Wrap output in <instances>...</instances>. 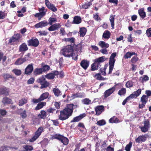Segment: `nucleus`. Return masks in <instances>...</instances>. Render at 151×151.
Masks as SVG:
<instances>
[{"label": "nucleus", "instance_id": "nucleus-1", "mask_svg": "<svg viewBox=\"0 0 151 151\" xmlns=\"http://www.w3.org/2000/svg\"><path fill=\"white\" fill-rule=\"evenodd\" d=\"M73 47L71 45H68L65 47L61 50L60 53L65 57H70L73 54Z\"/></svg>", "mask_w": 151, "mask_h": 151}, {"label": "nucleus", "instance_id": "nucleus-2", "mask_svg": "<svg viewBox=\"0 0 151 151\" xmlns=\"http://www.w3.org/2000/svg\"><path fill=\"white\" fill-rule=\"evenodd\" d=\"M72 113L65 108L60 111L59 119L61 120H64L68 119L72 115Z\"/></svg>", "mask_w": 151, "mask_h": 151}, {"label": "nucleus", "instance_id": "nucleus-3", "mask_svg": "<svg viewBox=\"0 0 151 151\" xmlns=\"http://www.w3.org/2000/svg\"><path fill=\"white\" fill-rule=\"evenodd\" d=\"M37 81L41 85L40 87V89L46 88L50 85L49 82L46 80L43 76L37 79Z\"/></svg>", "mask_w": 151, "mask_h": 151}, {"label": "nucleus", "instance_id": "nucleus-4", "mask_svg": "<svg viewBox=\"0 0 151 151\" xmlns=\"http://www.w3.org/2000/svg\"><path fill=\"white\" fill-rule=\"evenodd\" d=\"M54 137L55 139H57L60 141L64 145H66L68 143L69 140L68 139L62 135L55 134L54 135Z\"/></svg>", "mask_w": 151, "mask_h": 151}, {"label": "nucleus", "instance_id": "nucleus-5", "mask_svg": "<svg viewBox=\"0 0 151 151\" xmlns=\"http://www.w3.org/2000/svg\"><path fill=\"white\" fill-rule=\"evenodd\" d=\"M43 130V128L41 127H39L35 133V135L32 138L29 139V141L31 142H32L36 140L40 136Z\"/></svg>", "mask_w": 151, "mask_h": 151}, {"label": "nucleus", "instance_id": "nucleus-6", "mask_svg": "<svg viewBox=\"0 0 151 151\" xmlns=\"http://www.w3.org/2000/svg\"><path fill=\"white\" fill-rule=\"evenodd\" d=\"M39 41L36 38L33 37L27 41V44L29 46L37 47L39 45Z\"/></svg>", "mask_w": 151, "mask_h": 151}, {"label": "nucleus", "instance_id": "nucleus-7", "mask_svg": "<svg viewBox=\"0 0 151 151\" xmlns=\"http://www.w3.org/2000/svg\"><path fill=\"white\" fill-rule=\"evenodd\" d=\"M45 2L46 6L52 11L55 12L57 11V9L55 6L53 4L50 3L49 0H45Z\"/></svg>", "mask_w": 151, "mask_h": 151}, {"label": "nucleus", "instance_id": "nucleus-8", "mask_svg": "<svg viewBox=\"0 0 151 151\" xmlns=\"http://www.w3.org/2000/svg\"><path fill=\"white\" fill-rule=\"evenodd\" d=\"M59 74V72L57 70H54L52 72L48 73L45 76V77L49 79H53L56 76Z\"/></svg>", "mask_w": 151, "mask_h": 151}, {"label": "nucleus", "instance_id": "nucleus-9", "mask_svg": "<svg viewBox=\"0 0 151 151\" xmlns=\"http://www.w3.org/2000/svg\"><path fill=\"white\" fill-rule=\"evenodd\" d=\"M33 64L31 63L29 64L25 69L24 73L25 74L30 75L33 70Z\"/></svg>", "mask_w": 151, "mask_h": 151}, {"label": "nucleus", "instance_id": "nucleus-10", "mask_svg": "<svg viewBox=\"0 0 151 151\" xmlns=\"http://www.w3.org/2000/svg\"><path fill=\"white\" fill-rule=\"evenodd\" d=\"M89 61L87 60H83L80 63V65L84 70H86L89 66Z\"/></svg>", "mask_w": 151, "mask_h": 151}, {"label": "nucleus", "instance_id": "nucleus-11", "mask_svg": "<svg viewBox=\"0 0 151 151\" xmlns=\"http://www.w3.org/2000/svg\"><path fill=\"white\" fill-rule=\"evenodd\" d=\"M61 25L59 23H56L51 25L48 28L49 31H54L58 30L61 27Z\"/></svg>", "mask_w": 151, "mask_h": 151}, {"label": "nucleus", "instance_id": "nucleus-12", "mask_svg": "<svg viewBox=\"0 0 151 151\" xmlns=\"http://www.w3.org/2000/svg\"><path fill=\"white\" fill-rule=\"evenodd\" d=\"M115 62V59H113L109 58V66L108 74H110L112 73L113 69L114 68Z\"/></svg>", "mask_w": 151, "mask_h": 151}, {"label": "nucleus", "instance_id": "nucleus-13", "mask_svg": "<svg viewBox=\"0 0 151 151\" xmlns=\"http://www.w3.org/2000/svg\"><path fill=\"white\" fill-rule=\"evenodd\" d=\"M48 23L46 21L44 20L35 24L34 27L36 28H42L47 25Z\"/></svg>", "mask_w": 151, "mask_h": 151}, {"label": "nucleus", "instance_id": "nucleus-14", "mask_svg": "<svg viewBox=\"0 0 151 151\" xmlns=\"http://www.w3.org/2000/svg\"><path fill=\"white\" fill-rule=\"evenodd\" d=\"M106 60L105 56H102L98 58H96L94 60V62L96 63L99 65V66L101 67V63H103Z\"/></svg>", "mask_w": 151, "mask_h": 151}, {"label": "nucleus", "instance_id": "nucleus-15", "mask_svg": "<svg viewBox=\"0 0 151 151\" xmlns=\"http://www.w3.org/2000/svg\"><path fill=\"white\" fill-rule=\"evenodd\" d=\"M48 95H41L40 97L38 99H33L32 102L34 103H38L48 98Z\"/></svg>", "mask_w": 151, "mask_h": 151}, {"label": "nucleus", "instance_id": "nucleus-16", "mask_svg": "<svg viewBox=\"0 0 151 151\" xmlns=\"http://www.w3.org/2000/svg\"><path fill=\"white\" fill-rule=\"evenodd\" d=\"M96 112V114L99 115H100L102 112L104 111V106H97L95 109Z\"/></svg>", "mask_w": 151, "mask_h": 151}, {"label": "nucleus", "instance_id": "nucleus-17", "mask_svg": "<svg viewBox=\"0 0 151 151\" xmlns=\"http://www.w3.org/2000/svg\"><path fill=\"white\" fill-rule=\"evenodd\" d=\"M86 116V114H80L78 116L74 117L71 121V122H78Z\"/></svg>", "mask_w": 151, "mask_h": 151}, {"label": "nucleus", "instance_id": "nucleus-18", "mask_svg": "<svg viewBox=\"0 0 151 151\" xmlns=\"http://www.w3.org/2000/svg\"><path fill=\"white\" fill-rule=\"evenodd\" d=\"M28 50V48L25 43H23L19 47V50L20 52H25Z\"/></svg>", "mask_w": 151, "mask_h": 151}, {"label": "nucleus", "instance_id": "nucleus-19", "mask_svg": "<svg viewBox=\"0 0 151 151\" xmlns=\"http://www.w3.org/2000/svg\"><path fill=\"white\" fill-rule=\"evenodd\" d=\"M146 140V137L144 135L140 136L135 139L136 142L139 143L145 142Z\"/></svg>", "mask_w": 151, "mask_h": 151}, {"label": "nucleus", "instance_id": "nucleus-20", "mask_svg": "<svg viewBox=\"0 0 151 151\" xmlns=\"http://www.w3.org/2000/svg\"><path fill=\"white\" fill-rule=\"evenodd\" d=\"M81 18L79 16H76L74 17L72 23L73 24H78L81 22Z\"/></svg>", "mask_w": 151, "mask_h": 151}, {"label": "nucleus", "instance_id": "nucleus-21", "mask_svg": "<svg viewBox=\"0 0 151 151\" xmlns=\"http://www.w3.org/2000/svg\"><path fill=\"white\" fill-rule=\"evenodd\" d=\"M139 95H130L124 99L122 103L123 105H124L127 102V101L131 99L136 98Z\"/></svg>", "mask_w": 151, "mask_h": 151}, {"label": "nucleus", "instance_id": "nucleus-22", "mask_svg": "<svg viewBox=\"0 0 151 151\" xmlns=\"http://www.w3.org/2000/svg\"><path fill=\"white\" fill-rule=\"evenodd\" d=\"M87 32L86 28L84 27L81 28L79 32L80 37H83L86 35Z\"/></svg>", "mask_w": 151, "mask_h": 151}, {"label": "nucleus", "instance_id": "nucleus-23", "mask_svg": "<svg viewBox=\"0 0 151 151\" xmlns=\"http://www.w3.org/2000/svg\"><path fill=\"white\" fill-rule=\"evenodd\" d=\"M9 90L8 88L3 87L0 88V94H7L9 93Z\"/></svg>", "mask_w": 151, "mask_h": 151}, {"label": "nucleus", "instance_id": "nucleus-24", "mask_svg": "<svg viewBox=\"0 0 151 151\" xmlns=\"http://www.w3.org/2000/svg\"><path fill=\"white\" fill-rule=\"evenodd\" d=\"M115 89V86H114L111 88L106 91L104 92V94H111L114 91Z\"/></svg>", "mask_w": 151, "mask_h": 151}, {"label": "nucleus", "instance_id": "nucleus-25", "mask_svg": "<svg viewBox=\"0 0 151 151\" xmlns=\"http://www.w3.org/2000/svg\"><path fill=\"white\" fill-rule=\"evenodd\" d=\"M99 45L102 48H106L109 47V45L108 44L103 41H100L99 43Z\"/></svg>", "mask_w": 151, "mask_h": 151}, {"label": "nucleus", "instance_id": "nucleus-26", "mask_svg": "<svg viewBox=\"0 0 151 151\" xmlns=\"http://www.w3.org/2000/svg\"><path fill=\"white\" fill-rule=\"evenodd\" d=\"M111 34L109 31L108 30H105L104 32L102 37L105 39H108L110 37Z\"/></svg>", "mask_w": 151, "mask_h": 151}, {"label": "nucleus", "instance_id": "nucleus-27", "mask_svg": "<svg viewBox=\"0 0 151 151\" xmlns=\"http://www.w3.org/2000/svg\"><path fill=\"white\" fill-rule=\"evenodd\" d=\"M151 95H143L141 98V101L142 103L146 104L147 102L149 96Z\"/></svg>", "mask_w": 151, "mask_h": 151}, {"label": "nucleus", "instance_id": "nucleus-28", "mask_svg": "<svg viewBox=\"0 0 151 151\" xmlns=\"http://www.w3.org/2000/svg\"><path fill=\"white\" fill-rule=\"evenodd\" d=\"M100 67L99 65L94 62L91 65V70L92 71H95L98 70Z\"/></svg>", "mask_w": 151, "mask_h": 151}, {"label": "nucleus", "instance_id": "nucleus-29", "mask_svg": "<svg viewBox=\"0 0 151 151\" xmlns=\"http://www.w3.org/2000/svg\"><path fill=\"white\" fill-rule=\"evenodd\" d=\"M138 13L140 17L142 19H144L146 17V13L144 12V9H141L139 10Z\"/></svg>", "mask_w": 151, "mask_h": 151}, {"label": "nucleus", "instance_id": "nucleus-30", "mask_svg": "<svg viewBox=\"0 0 151 151\" xmlns=\"http://www.w3.org/2000/svg\"><path fill=\"white\" fill-rule=\"evenodd\" d=\"M114 17L113 15H110V17L109 20L112 29L114 28Z\"/></svg>", "mask_w": 151, "mask_h": 151}, {"label": "nucleus", "instance_id": "nucleus-31", "mask_svg": "<svg viewBox=\"0 0 151 151\" xmlns=\"http://www.w3.org/2000/svg\"><path fill=\"white\" fill-rule=\"evenodd\" d=\"M46 116V112L43 110H42L40 113L38 115V117L41 119H45Z\"/></svg>", "mask_w": 151, "mask_h": 151}, {"label": "nucleus", "instance_id": "nucleus-32", "mask_svg": "<svg viewBox=\"0 0 151 151\" xmlns=\"http://www.w3.org/2000/svg\"><path fill=\"white\" fill-rule=\"evenodd\" d=\"M149 80V77L147 75H144L139 78V81L142 83L145 82Z\"/></svg>", "mask_w": 151, "mask_h": 151}, {"label": "nucleus", "instance_id": "nucleus-33", "mask_svg": "<svg viewBox=\"0 0 151 151\" xmlns=\"http://www.w3.org/2000/svg\"><path fill=\"white\" fill-rule=\"evenodd\" d=\"M24 62L23 58H18L14 63L15 65H19L23 64Z\"/></svg>", "mask_w": 151, "mask_h": 151}, {"label": "nucleus", "instance_id": "nucleus-34", "mask_svg": "<svg viewBox=\"0 0 151 151\" xmlns=\"http://www.w3.org/2000/svg\"><path fill=\"white\" fill-rule=\"evenodd\" d=\"M43 72V70L42 68H36L34 71V73L35 75H38L42 74Z\"/></svg>", "mask_w": 151, "mask_h": 151}, {"label": "nucleus", "instance_id": "nucleus-35", "mask_svg": "<svg viewBox=\"0 0 151 151\" xmlns=\"http://www.w3.org/2000/svg\"><path fill=\"white\" fill-rule=\"evenodd\" d=\"M46 104L45 102H41L40 103L38 104L35 108V109L36 110H39L43 107Z\"/></svg>", "mask_w": 151, "mask_h": 151}, {"label": "nucleus", "instance_id": "nucleus-36", "mask_svg": "<svg viewBox=\"0 0 151 151\" xmlns=\"http://www.w3.org/2000/svg\"><path fill=\"white\" fill-rule=\"evenodd\" d=\"M39 13L45 16L46 15L47 10L45 9V7H44L42 6L41 8H39Z\"/></svg>", "mask_w": 151, "mask_h": 151}, {"label": "nucleus", "instance_id": "nucleus-37", "mask_svg": "<svg viewBox=\"0 0 151 151\" xmlns=\"http://www.w3.org/2000/svg\"><path fill=\"white\" fill-rule=\"evenodd\" d=\"M83 46L82 44L81 43H79L77 45H76V47L75 49V50L77 51L78 52H81V49Z\"/></svg>", "mask_w": 151, "mask_h": 151}, {"label": "nucleus", "instance_id": "nucleus-38", "mask_svg": "<svg viewBox=\"0 0 151 151\" xmlns=\"http://www.w3.org/2000/svg\"><path fill=\"white\" fill-rule=\"evenodd\" d=\"M135 54V52H127L124 55V57L125 59H128V58H130L131 56Z\"/></svg>", "mask_w": 151, "mask_h": 151}, {"label": "nucleus", "instance_id": "nucleus-39", "mask_svg": "<svg viewBox=\"0 0 151 151\" xmlns=\"http://www.w3.org/2000/svg\"><path fill=\"white\" fill-rule=\"evenodd\" d=\"M92 4V3L90 2H89L88 3H85L82 5V8L84 9H88Z\"/></svg>", "mask_w": 151, "mask_h": 151}, {"label": "nucleus", "instance_id": "nucleus-40", "mask_svg": "<svg viewBox=\"0 0 151 151\" xmlns=\"http://www.w3.org/2000/svg\"><path fill=\"white\" fill-rule=\"evenodd\" d=\"M73 106H74L73 104H67L65 108L73 113Z\"/></svg>", "mask_w": 151, "mask_h": 151}, {"label": "nucleus", "instance_id": "nucleus-41", "mask_svg": "<svg viewBox=\"0 0 151 151\" xmlns=\"http://www.w3.org/2000/svg\"><path fill=\"white\" fill-rule=\"evenodd\" d=\"M23 147L25 151H31L33 150V147L29 145H24L23 146Z\"/></svg>", "mask_w": 151, "mask_h": 151}, {"label": "nucleus", "instance_id": "nucleus-42", "mask_svg": "<svg viewBox=\"0 0 151 151\" xmlns=\"http://www.w3.org/2000/svg\"><path fill=\"white\" fill-rule=\"evenodd\" d=\"M118 121V119L115 116H113L109 120V122L111 123H117Z\"/></svg>", "mask_w": 151, "mask_h": 151}, {"label": "nucleus", "instance_id": "nucleus-43", "mask_svg": "<svg viewBox=\"0 0 151 151\" xmlns=\"http://www.w3.org/2000/svg\"><path fill=\"white\" fill-rule=\"evenodd\" d=\"M12 72H13L17 76H20L22 73V72L21 70L17 69L13 70Z\"/></svg>", "mask_w": 151, "mask_h": 151}, {"label": "nucleus", "instance_id": "nucleus-44", "mask_svg": "<svg viewBox=\"0 0 151 151\" xmlns=\"http://www.w3.org/2000/svg\"><path fill=\"white\" fill-rule=\"evenodd\" d=\"M96 124L99 126H103L106 124V122L104 120L102 119L98 121Z\"/></svg>", "mask_w": 151, "mask_h": 151}, {"label": "nucleus", "instance_id": "nucleus-45", "mask_svg": "<svg viewBox=\"0 0 151 151\" xmlns=\"http://www.w3.org/2000/svg\"><path fill=\"white\" fill-rule=\"evenodd\" d=\"M11 99L6 97H5L2 100L3 103L4 104H10L11 103Z\"/></svg>", "mask_w": 151, "mask_h": 151}, {"label": "nucleus", "instance_id": "nucleus-46", "mask_svg": "<svg viewBox=\"0 0 151 151\" xmlns=\"http://www.w3.org/2000/svg\"><path fill=\"white\" fill-rule=\"evenodd\" d=\"M65 41L66 42H70V43H74L75 42V39L73 37L71 38H65Z\"/></svg>", "mask_w": 151, "mask_h": 151}, {"label": "nucleus", "instance_id": "nucleus-47", "mask_svg": "<svg viewBox=\"0 0 151 151\" xmlns=\"http://www.w3.org/2000/svg\"><path fill=\"white\" fill-rule=\"evenodd\" d=\"M144 126L148 129L150 127V124L149 120L148 119L146 120L144 122Z\"/></svg>", "mask_w": 151, "mask_h": 151}, {"label": "nucleus", "instance_id": "nucleus-48", "mask_svg": "<svg viewBox=\"0 0 151 151\" xmlns=\"http://www.w3.org/2000/svg\"><path fill=\"white\" fill-rule=\"evenodd\" d=\"M106 68H101L99 70V73L101 74L102 75L105 76L106 75Z\"/></svg>", "mask_w": 151, "mask_h": 151}, {"label": "nucleus", "instance_id": "nucleus-49", "mask_svg": "<svg viewBox=\"0 0 151 151\" xmlns=\"http://www.w3.org/2000/svg\"><path fill=\"white\" fill-rule=\"evenodd\" d=\"M30 53H29L25 55L24 57L23 58L24 62L29 61L30 60Z\"/></svg>", "mask_w": 151, "mask_h": 151}, {"label": "nucleus", "instance_id": "nucleus-50", "mask_svg": "<svg viewBox=\"0 0 151 151\" xmlns=\"http://www.w3.org/2000/svg\"><path fill=\"white\" fill-rule=\"evenodd\" d=\"M27 102V100L25 99H22L19 100V106H22L24 105V104Z\"/></svg>", "mask_w": 151, "mask_h": 151}, {"label": "nucleus", "instance_id": "nucleus-51", "mask_svg": "<svg viewBox=\"0 0 151 151\" xmlns=\"http://www.w3.org/2000/svg\"><path fill=\"white\" fill-rule=\"evenodd\" d=\"M6 16V13H5V11H0V19H4Z\"/></svg>", "mask_w": 151, "mask_h": 151}, {"label": "nucleus", "instance_id": "nucleus-52", "mask_svg": "<svg viewBox=\"0 0 151 151\" xmlns=\"http://www.w3.org/2000/svg\"><path fill=\"white\" fill-rule=\"evenodd\" d=\"M56 18L50 17L49 19V22L48 24H49L50 25H52L53 22H56Z\"/></svg>", "mask_w": 151, "mask_h": 151}, {"label": "nucleus", "instance_id": "nucleus-53", "mask_svg": "<svg viewBox=\"0 0 151 151\" xmlns=\"http://www.w3.org/2000/svg\"><path fill=\"white\" fill-rule=\"evenodd\" d=\"M132 145V142H130L129 144L126 146L125 147V150L126 151H130Z\"/></svg>", "mask_w": 151, "mask_h": 151}, {"label": "nucleus", "instance_id": "nucleus-54", "mask_svg": "<svg viewBox=\"0 0 151 151\" xmlns=\"http://www.w3.org/2000/svg\"><path fill=\"white\" fill-rule=\"evenodd\" d=\"M44 16L40 13H37L35 15V17L38 18L39 20H40L41 18Z\"/></svg>", "mask_w": 151, "mask_h": 151}, {"label": "nucleus", "instance_id": "nucleus-55", "mask_svg": "<svg viewBox=\"0 0 151 151\" xmlns=\"http://www.w3.org/2000/svg\"><path fill=\"white\" fill-rule=\"evenodd\" d=\"M37 33H39L40 36H45L48 33L46 31H42L38 32Z\"/></svg>", "mask_w": 151, "mask_h": 151}, {"label": "nucleus", "instance_id": "nucleus-56", "mask_svg": "<svg viewBox=\"0 0 151 151\" xmlns=\"http://www.w3.org/2000/svg\"><path fill=\"white\" fill-rule=\"evenodd\" d=\"M3 77L4 79L6 80L9 79V78H12V75L8 74H3Z\"/></svg>", "mask_w": 151, "mask_h": 151}, {"label": "nucleus", "instance_id": "nucleus-57", "mask_svg": "<svg viewBox=\"0 0 151 151\" xmlns=\"http://www.w3.org/2000/svg\"><path fill=\"white\" fill-rule=\"evenodd\" d=\"M53 91L54 94H59L61 93V91L58 88H54Z\"/></svg>", "mask_w": 151, "mask_h": 151}, {"label": "nucleus", "instance_id": "nucleus-58", "mask_svg": "<svg viewBox=\"0 0 151 151\" xmlns=\"http://www.w3.org/2000/svg\"><path fill=\"white\" fill-rule=\"evenodd\" d=\"M146 34L148 37H151V28L147 29L146 31Z\"/></svg>", "mask_w": 151, "mask_h": 151}, {"label": "nucleus", "instance_id": "nucleus-59", "mask_svg": "<svg viewBox=\"0 0 151 151\" xmlns=\"http://www.w3.org/2000/svg\"><path fill=\"white\" fill-rule=\"evenodd\" d=\"M94 77L97 80H100L101 78H102V76L100 75V73H97L94 76Z\"/></svg>", "mask_w": 151, "mask_h": 151}, {"label": "nucleus", "instance_id": "nucleus-60", "mask_svg": "<svg viewBox=\"0 0 151 151\" xmlns=\"http://www.w3.org/2000/svg\"><path fill=\"white\" fill-rule=\"evenodd\" d=\"M126 90L125 88H122L118 92V94H124L126 93Z\"/></svg>", "mask_w": 151, "mask_h": 151}, {"label": "nucleus", "instance_id": "nucleus-61", "mask_svg": "<svg viewBox=\"0 0 151 151\" xmlns=\"http://www.w3.org/2000/svg\"><path fill=\"white\" fill-rule=\"evenodd\" d=\"M138 58L137 56H134L131 59V62L132 63H134L138 60Z\"/></svg>", "mask_w": 151, "mask_h": 151}, {"label": "nucleus", "instance_id": "nucleus-62", "mask_svg": "<svg viewBox=\"0 0 151 151\" xmlns=\"http://www.w3.org/2000/svg\"><path fill=\"white\" fill-rule=\"evenodd\" d=\"M83 104H88L91 102V101L88 99H85L82 101Z\"/></svg>", "mask_w": 151, "mask_h": 151}, {"label": "nucleus", "instance_id": "nucleus-63", "mask_svg": "<svg viewBox=\"0 0 151 151\" xmlns=\"http://www.w3.org/2000/svg\"><path fill=\"white\" fill-rule=\"evenodd\" d=\"M13 36L17 41L18 40L22 37L20 34H17L14 35Z\"/></svg>", "mask_w": 151, "mask_h": 151}, {"label": "nucleus", "instance_id": "nucleus-64", "mask_svg": "<svg viewBox=\"0 0 151 151\" xmlns=\"http://www.w3.org/2000/svg\"><path fill=\"white\" fill-rule=\"evenodd\" d=\"M93 18L94 19L97 21H101V19L100 17H99L98 13H96L95 14L93 15Z\"/></svg>", "mask_w": 151, "mask_h": 151}]
</instances>
